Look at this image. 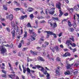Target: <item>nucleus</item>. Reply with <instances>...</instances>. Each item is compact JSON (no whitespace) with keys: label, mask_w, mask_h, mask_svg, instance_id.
I'll list each match as a JSON object with an SVG mask.
<instances>
[{"label":"nucleus","mask_w":79,"mask_h":79,"mask_svg":"<svg viewBox=\"0 0 79 79\" xmlns=\"http://www.w3.org/2000/svg\"><path fill=\"white\" fill-rule=\"evenodd\" d=\"M11 26L13 27L12 28V31L11 33L12 34V37L14 38L15 37V33H16V31H15V30H16V33L18 32H19V30H18V26L15 24V23L14 22H11Z\"/></svg>","instance_id":"f257e3e1"},{"label":"nucleus","mask_w":79,"mask_h":79,"mask_svg":"<svg viewBox=\"0 0 79 79\" xmlns=\"http://www.w3.org/2000/svg\"><path fill=\"white\" fill-rule=\"evenodd\" d=\"M0 49L2 54H4L5 53H6V52H7L6 49V48H5L3 47V46L0 47Z\"/></svg>","instance_id":"f03ea898"},{"label":"nucleus","mask_w":79,"mask_h":79,"mask_svg":"<svg viewBox=\"0 0 79 79\" xmlns=\"http://www.w3.org/2000/svg\"><path fill=\"white\" fill-rule=\"evenodd\" d=\"M44 32H46L48 34H49V35H53L54 37L55 38H56L57 36L55 34L53 33V32L50 31H44Z\"/></svg>","instance_id":"7ed1b4c3"},{"label":"nucleus","mask_w":79,"mask_h":79,"mask_svg":"<svg viewBox=\"0 0 79 79\" xmlns=\"http://www.w3.org/2000/svg\"><path fill=\"white\" fill-rule=\"evenodd\" d=\"M56 7L57 8H58L59 10L61 9V3H60V2H59L56 4Z\"/></svg>","instance_id":"20e7f679"},{"label":"nucleus","mask_w":79,"mask_h":79,"mask_svg":"<svg viewBox=\"0 0 79 79\" xmlns=\"http://www.w3.org/2000/svg\"><path fill=\"white\" fill-rule=\"evenodd\" d=\"M37 59L38 61H45V59L40 56H38L37 58Z\"/></svg>","instance_id":"39448f33"},{"label":"nucleus","mask_w":79,"mask_h":79,"mask_svg":"<svg viewBox=\"0 0 79 79\" xmlns=\"http://www.w3.org/2000/svg\"><path fill=\"white\" fill-rule=\"evenodd\" d=\"M56 73L57 75L60 74V67H58L57 68V69L56 70Z\"/></svg>","instance_id":"423d86ee"},{"label":"nucleus","mask_w":79,"mask_h":79,"mask_svg":"<svg viewBox=\"0 0 79 79\" xmlns=\"http://www.w3.org/2000/svg\"><path fill=\"white\" fill-rule=\"evenodd\" d=\"M15 10L16 11H18H18H19V10H20L21 12H23V11L24 10H23V9L21 8H17L15 9Z\"/></svg>","instance_id":"0eeeda50"},{"label":"nucleus","mask_w":79,"mask_h":79,"mask_svg":"<svg viewBox=\"0 0 79 79\" xmlns=\"http://www.w3.org/2000/svg\"><path fill=\"white\" fill-rule=\"evenodd\" d=\"M71 54L69 52H66L65 54H64L63 56L64 57H66V56H70Z\"/></svg>","instance_id":"6e6552de"},{"label":"nucleus","mask_w":79,"mask_h":79,"mask_svg":"<svg viewBox=\"0 0 79 79\" xmlns=\"http://www.w3.org/2000/svg\"><path fill=\"white\" fill-rule=\"evenodd\" d=\"M73 64H70L69 65H68L67 66L66 68L67 69H71V66L73 65Z\"/></svg>","instance_id":"1a4fd4ad"},{"label":"nucleus","mask_w":79,"mask_h":79,"mask_svg":"<svg viewBox=\"0 0 79 79\" xmlns=\"http://www.w3.org/2000/svg\"><path fill=\"white\" fill-rule=\"evenodd\" d=\"M28 8L27 11L28 12H32L33 11V8H32L31 7H28Z\"/></svg>","instance_id":"9d476101"},{"label":"nucleus","mask_w":79,"mask_h":79,"mask_svg":"<svg viewBox=\"0 0 79 79\" xmlns=\"http://www.w3.org/2000/svg\"><path fill=\"white\" fill-rule=\"evenodd\" d=\"M27 15H25L24 16V15H22L21 16V17L20 18H19V19L20 20H23V19H24V18H27Z\"/></svg>","instance_id":"9b49d317"},{"label":"nucleus","mask_w":79,"mask_h":79,"mask_svg":"<svg viewBox=\"0 0 79 79\" xmlns=\"http://www.w3.org/2000/svg\"><path fill=\"white\" fill-rule=\"evenodd\" d=\"M26 70H27V74L29 75V74H31V70L28 67L27 69Z\"/></svg>","instance_id":"f8f14e48"},{"label":"nucleus","mask_w":79,"mask_h":79,"mask_svg":"<svg viewBox=\"0 0 79 79\" xmlns=\"http://www.w3.org/2000/svg\"><path fill=\"white\" fill-rule=\"evenodd\" d=\"M71 74V71H67L64 73L65 75H69Z\"/></svg>","instance_id":"ddd939ff"},{"label":"nucleus","mask_w":79,"mask_h":79,"mask_svg":"<svg viewBox=\"0 0 79 79\" xmlns=\"http://www.w3.org/2000/svg\"><path fill=\"white\" fill-rule=\"evenodd\" d=\"M30 52L32 54V55H34L35 56L37 55V53L35 52H34V51L31 50Z\"/></svg>","instance_id":"4468645a"},{"label":"nucleus","mask_w":79,"mask_h":79,"mask_svg":"<svg viewBox=\"0 0 79 79\" xmlns=\"http://www.w3.org/2000/svg\"><path fill=\"white\" fill-rule=\"evenodd\" d=\"M54 13H55V10L50 11L49 12V14L51 15H53Z\"/></svg>","instance_id":"2eb2a0df"},{"label":"nucleus","mask_w":79,"mask_h":79,"mask_svg":"<svg viewBox=\"0 0 79 79\" xmlns=\"http://www.w3.org/2000/svg\"><path fill=\"white\" fill-rule=\"evenodd\" d=\"M71 40H68L66 41V44H70V45H73L71 43Z\"/></svg>","instance_id":"dca6fc26"},{"label":"nucleus","mask_w":79,"mask_h":79,"mask_svg":"<svg viewBox=\"0 0 79 79\" xmlns=\"http://www.w3.org/2000/svg\"><path fill=\"white\" fill-rule=\"evenodd\" d=\"M14 77H16V74H14V75H9V77L11 78V79H13Z\"/></svg>","instance_id":"f3484780"},{"label":"nucleus","mask_w":79,"mask_h":79,"mask_svg":"<svg viewBox=\"0 0 79 79\" xmlns=\"http://www.w3.org/2000/svg\"><path fill=\"white\" fill-rule=\"evenodd\" d=\"M9 18L10 20H12L13 19V15L11 14L10 15H9Z\"/></svg>","instance_id":"a211bd4d"},{"label":"nucleus","mask_w":79,"mask_h":79,"mask_svg":"<svg viewBox=\"0 0 79 79\" xmlns=\"http://www.w3.org/2000/svg\"><path fill=\"white\" fill-rule=\"evenodd\" d=\"M50 48L51 50H52V52H53V53L55 52V48L52 47V46H51L50 47Z\"/></svg>","instance_id":"6ab92c4d"},{"label":"nucleus","mask_w":79,"mask_h":79,"mask_svg":"<svg viewBox=\"0 0 79 79\" xmlns=\"http://www.w3.org/2000/svg\"><path fill=\"white\" fill-rule=\"evenodd\" d=\"M60 14L59 15V17H61V16H62L63 15V12H62V11H61V10H59Z\"/></svg>","instance_id":"aec40b11"},{"label":"nucleus","mask_w":79,"mask_h":79,"mask_svg":"<svg viewBox=\"0 0 79 79\" xmlns=\"http://www.w3.org/2000/svg\"><path fill=\"white\" fill-rule=\"evenodd\" d=\"M73 27L75 29L76 28V27H77V25L76 24V23L75 22H73Z\"/></svg>","instance_id":"412c9836"},{"label":"nucleus","mask_w":79,"mask_h":79,"mask_svg":"<svg viewBox=\"0 0 79 79\" xmlns=\"http://www.w3.org/2000/svg\"><path fill=\"white\" fill-rule=\"evenodd\" d=\"M57 27V24L56 22H55L53 23V28H55Z\"/></svg>","instance_id":"4be33fe9"},{"label":"nucleus","mask_w":79,"mask_h":79,"mask_svg":"<svg viewBox=\"0 0 79 79\" xmlns=\"http://www.w3.org/2000/svg\"><path fill=\"white\" fill-rule=\"evenodd\" d=\"M68 24L69 27H71L73 26V24H71V23L70 22L69 20L68 21Z\"/></svg>","instance_id":"5701e85b"},{"label":"nucleus","mask_w":79,"mask_h":79,"mask_svg":"<svg viewBox=\"0 0 79 79\" xmlns=\"http://www.w3.org/2000/svg\"><path fill=\"white\" fill-rule=\"evenodd\" d=\"M22 67L23 69V73H26V68H24V65H22Z\"/></svg>","instance_id":"b1692460"},{"label":"nucleus","mask_w":79,"mask_h":79,"mask_svg":"<svg viewBox=\"0 0 79 79\" xmlns=\"http://www.w3.org/2000/svg\"><path fill=\"white\" fill-rule=\"evenodd\" d=\"M55 48L56 52H59L60 51V49H59V48H58V46H56Z\"/></svg>","instance_id":"393cba45"},{"label":"nucleus","mask_w":79,"mask_h":79,"mask_svg":"<svg viewBox=\"0 0 79 79\" xmlns=\"http://www.w3.org/2000/svg\"><path fill=\"white\" fill-rule=\"evenodd\" d=\"M52 19L53 20H56V21H59V19H58V18L56 17V18H55V17H52Z\"/></svg>","instance_id":"a878e982"},{"label":"nucleus","mask_w":79,"mask_h":79,"mask_svg":"<svg viewBox=\"0 0 79 79\" xmlns=\"http://www.w3.org/2000/svg\"><path fill=\"white\" fill-rule=\"evenodd\" d=\"M24 37H27V31H24Z\"/></svg>","instance_id":"bb28decb"},{"label":"nucleus","mask_w":79,"mask_h":79,"mask_svg":"<svg viewBox=\"0 0 79 79\" xmlns=\"http://www.w3.org/2000/svg\"><path fill=\"white\" fill-rule=\"evenodd\" d=\"M72 37L69 38V39L72 40V42H74V38L73 37V36H72Z\"/></svg>","instance_id":"cd10ccee"},{"label":"nucleus","mask_w":79,"mask_h":79,"mask_svg":"<svg viewBox=\"0 0 79 79\" xmlns=\"http://www.w3.org/2000/svg\"><path fill=\"white\" fill-rule=\"evenodd\" d=\"M30 16V18H31V19H33V18H34V15H33V14H31Z\"/></svg>","instance_id":"c85d7f7f"},{"label":"nucleus","mask_w":79,"mask_h":79,"mask_svg":"<svg viewBox=\"0 0 79 79\" xmlns=\"http://www.w3.org/2000/svg\"><path fill=\"white\" fill-rule=\"evenodd\" d=\"M27 26L28 27H32L31 25V24L29 23H28V24H27Z\"/></svg>","instance_id":"c756f323"},{"label":"nucleus","mask_w":79,"mask_h":79,"mask_svg":"<svg viewBox=\"0 0 79 79\" xmlns=\"http://www.w3.org/2000/svg\"><path fill=\"white\" fill-rule=\"evenodd\" d=\"M69 30L70 32H73L74 31V29L73 28H70L69 29Z\"/></svg>","instance_id":"7c9ffc66"},{"label":"nucleus","mask_w":79,"mask_h":79,"mask_svg":"<svg viewBox=\"0 0 79 79\" xmlns=\"http://www.w3.org/2000/svg\"><path fill=\"white\" fill-rule=\"evenodd\" d=\"M77 73H78V71H77V70H75V71L74 72V74H75V75H76V74H77Z\"/></svg>","instance_id":"2f4dec72"},{"label":"nucleus","mask_w":79,"mask_h":79,"mask_svg":"<svg viewBox=\"0 0 79 79\" xmlns=\"http://www.w3.org/2000/svg\"><path fill=\"white\" fill-rule=\"evenodd\" d=\"M5 6H6L5 5H4L3 6L4 10H6V11H7V10H8V8H7V7Z\"/></svg>","instance_id":"473e14b6"},{"label":"nucleus","mask_w":79,"mask_h":79,"mask_svg":"<svg viewBox=\"0 0 79 79\" xmlns=\"http://www.w3.org/2000/svg\"><path fill=\"white\" fill-rule=\"evenodd\" d=\"M29 31L30 34H32L34 32H33V30H31L30 29H29Z\"/></svg>","instance_id":"72a5a7b5"},{"label":"nucleus","mask_w":79,"mask_h":79,"mask_svg":"<svg viewBox=\"0 0 79 79\" xmlns=\"http://www.w3.org/2000/svg\"><path fill=\"white\" fill-rule=\"evenodd\" d=\"M47 79H50V74L48 73V74L47 75Z\"/></svg>","instance_id":"f704fd0d"},{"label":"nucleus","mask_w":79,"mask_h":79,"mask_svg":"<svg viewBox=\"0 0 79 79\" xmlns=\"http://www.w3.org/2000/svg\"><path fill=\"white\" fill-rule=\"evenodd\" d=\"M74 9H77L76 10V11H78V10H79V9H78V8H77V6H75L74 7Z\"/></svg>","instance_id":"c9c22d12"},{"label":"nucleus","mask_w":79,"mask_h":79,"mask_svg":"<svg viewBox=\"0 0 79 79\" xmlns=\"http://www.w3.org/2000/svg\"><path fill=\"white\" fill-rule=\"evenodd\" d=\"M40 74V77H44V74H41L40 73H39Z\"/></svg>","instance_id":"e433bc0d"},{"label":"nucleus","mask_w":79,"mask_h":79,"mask_svg":"<svg viewBox=\"0 0 79 79\" xmlns=\"http://www.w3.org/2000/svg\"><path fill=\"white\" fill-rule=\"evenodd\" d=\"M41 29H42V28H40V29H38V33H39V34H40V33H41V31H40V30H41Z\"/></svg>","instance_id":"4c0bfd02"},{"label":"nucleus","mask_w":79,"mask_h":79,"mask_svg":"<svg viewBox=\"0 0 79 79\" xmlns=\"http://www.w3.org/2000/svg\"><path fill=\"white\" fill-rule=\"evenodd\" d=\"M69 11L70 13H72V12H73V8H71L70 9Z\"/></svg>","instance_id":"58836bf2"},{"label":"nucleus","mask_w":79,"mask_h":79,"mask_svg":"<svg viewBox=\"0 0 79 79\" xmlns=\"http://www.w3.org/2000/svg\"><path fill=\"white\" fill-rule=\"evenodd\" d=\"M40 23H45L46 22L45 20H44L40 22Z\"/></svg>","instance_id":"ea45409f"},{"label":"nucleus","mask_w":79,"mask_h":79,"mask_svg":"<svg viewBox=\"0 0 79 79\" xmlns=\"http://www.w3.org/2000/svg\"><path fill=\"white\" fill-rule=\"evenodd\" d=\"M40 71L44 73V68L41 67V69L40 70Z\"/></svg>","instance_id":"a19ab883"},{"label":"nucleus","mask_w":79,"mask_h":79,"mask_svg":"<svg viewBox=\"0 0 79 79\" xmlns=\"http://www.w3.org/2000/svg\"><path fill=\"white\" fill-rule=\"evenodd\" d=\"M27 48H24L22 50V51H25V50H27Z\"/></svg>","instance_id":"79ce46f5"},{"label":"nucleus","mask_w":79,"mask_h":79,"mask_svg":"<svg viewBox=\"0 0 79 79\" xmlns=\"http://www.w3.org/2000/svg\"><path fill=\"white\" fill-rule=\"evenodd\" d=\"M6 29L7 31H8V32H10V28L7 27L6 28Z\"/></svg>","instance_id":"37998d69"},{"label":"nucleus","mask_w":79,"mask_h":79,"mask_svg":"<svg viewBox=\"0 0 79 79\" xmlns=\"http://www.w3.org/2000/svg\"><path fill=\"white\" fill-rule=\"evenodd\" d=\"M22 45H21V43H19V45L18 47L19 48H21V47Z\"/></svg>","instance_id":"c03bdc74"},{"label":"nucleus","mask_w":79,"mask_h":79,"mask_svg":"<svg viewBox=\"0 0 79 79\" xmlns=\"http://www.w3.org/2000/svg\"><path fill=\"white\" fill-rule=\"evenodd\" d=\"M38 22H39V21L38 20H35V23H36V25L37 24H38Z\"/></svg>","instance_id":"a18cd8bd"},{"label":"nucleus","mask_w":79,"mask_h":79,"mask_svg":"<svg viewBox=\"0 0 79 79\" xmlns=\"http://www.w3.org/2000/svg\"><path fill=\"white\" fill-rule=\"evenodd\" d=\"M32 34H33V36H34V37H36V35L35 33L33 32Z\"/></svg>","instance_id":"49530a36"},{"label":"nucleus","mask_w":79,"mask_h":79,"mask_svg":"<svg viewBox=\"0 0 79 79\" xmlns=\"http://www.w3.org/2000/svg\"><path fill=\"white\" fill-rule=\"evenodd\" d=\"M2 71L3 73H5V74H6V71L4 70H2Z\"/></svg>","instance_id":"de8ad7c7"},{"label":"nucleus","mask_w":79,"mask_h":79,"mask_svg":"<svg viewBox=\"0 0 79 79\" xmlns=\"http://www.w3.org/2000/svg\"><path fill=\"white\" fill-rule=\"evenodd\" d=\"M44 44L45 45H48V44H49V43L48 42H45L44 43Z\"/></svg>","instance_id":"09e8293b"},{"label":"nucleus","mask_w":79,"mask_h":79,"mask_svg":"<svg viewBox=\"0 0 79 79\" xmlns=\"http://www.w3.org/2000/svg\"><path fill=\"white\" fill-rule=\"evenodd\" d=\"M14 3H15V4H16V5H19V3H18V2H17L16 1H14Z\"/></svg>","instance_id":"8fccbe9b"},{"label":"nucleus","mask_w":79,"mask_h":79,"mask_svg":"<svg viewBox=\"0 0 79 79\" xmlns=\"http://www.w3.org/2000/svg\"><path fill=\"white\" fill-rule=\"evenodd\" d=\"M40 13H41V14L42 15H43V14H44V15H45V13H44V10H42V11H41Z\"/></svg>","instance_id":"3c124183"},{"label":"nucleus","mask_w":79,"mask_h":79,"mask_svg":"<svg viewBox=\"0 0 79 79\" xmlns=\"http://www.w3.org/2000/svg\"><path fill=\"white\" fill-rule=\"evenodd\" d=\"M13 46V45L12 44H11L9 46V47H10V48H12Z\"/></svg>","instance_id":"603ef678"},{"label":"nucleus","mask_w":79,"mask_h":79,"mask_svg":"<svg viewBox=\"0 0 79 79\" xmlns=\"http://www.w3.org/2000/svg\"><path fill=\"white\" fill-rule=\"evenodd\" d=\"M19 69L20 71H22V69H21V65H19Z\"/></svg>","instance_id":"864d4df0"},{"label":"nucleus","mask_w":79,"mask_h":79,"mask_svg":"<svg viewBox=\"0 0 79 79\" xmlns=\"http://www.w3.org/2000/svg\"><path fill=\"white\" fill-rule=\"evenodd\" d=\"M64 15V16H68V13H65Z\"/></svg>","instance_id":"5fc2aeb1"},{"label":"nucleus","mask_w":79,"mask_h":79,"mask_svg":"<svg viewBox=\"0 0 79 79\" xmlns=\"http://www.w3.org/2000/svg\"><path fill=\"white\" fill-rule=\"evenodd\" d=\"M47 70H45V72L44 73V74H45V75H46V74H47Z\"/></svg>","instance_id":"6e6d98bb"},{"label":"nucleus","mask_w":79,"mask_h":79,"mask_svg":"<svg viewBox=\"0 0 79 79\" xmlns=\"http://www.w3.org/2000/svg\"><path fill=\"white\" fill-rule=\"evenodd\" d=\"M45 68L46 69H47V71H50V69H48L47 67H45Z\"/></svg>","instance_id":"4d7b16f0"},{"label":"nucleus","mask_w":79,"mask_h":79,"mask_svg":"<svg viewBox=\"0 0 79 79\" xmlns=\"http://www.w3.org/2000/svg\"><path fill=\"white\" fill-rule=\"evenodd\" d=\"M58 40L60 43H61V38H59Z\"/></svg>","instance_id":"13d9d810"},{"label":"nucleus","mask_w":79,"mask_h":79,"mask_svg":"<svg viewBox=\"0 0 79 79\" xmlns=\"http://www.w3.org/2000/svg\"><path fill=\"white\" fill-rule=\"evenodd\" d=\"M56 60L58 61H60V58L57 57L56 59Z\"/></svg>","instance_id":"bf43d9fd"},{"label":"nucleus","mask_w":79,"mask_h":79,"mask_svg":"<svg viewBox=\"0 0 79 79\" xmlns=\"http://www.w3.org/2000/svg\"><path fill=\"white\" fill-rule=\"evenodd\" d=\"M49 36H50V34H47V38H49Z\"/></svg>","instance_id":"052dcab7"},{"label":"nucleus","mask_w":79,"mask_h":79,"mask_svg":"<svg viewBox=\"0 0 79 79\" xmlns=\"http://www.w3.org/2000/svg\"><path fill=\"white\" fill-rule=\"evenodd\" d=\"M76 48H74V49H73V52H76Z\"/></svg>","instance_id":"680f3d73"},{"label":"nucleus","mask_w":79,"mask_h":79,"mask_svg":"<svg viewBox=\"0 0 79 79\" xmlns=\"http://www.w3.org/2000/svg\"><path fill=\"white\" fill-rule=\"evenodd\" d=\"M78 65H79V64H75L74 65V66H76V67H77V66Z\"/></svg>","instance_id":"e2e57ef3"},{"label":"nucleus","mask_w":79,"mask_h":79,"mask_svg":"<svg viewBox=\"0 0 79 79\" xmlns=\"http://www.w3.org/2000/svg\"><path fill=\"white\" fill-rule=\"evenodd\" d=\"M60 48H63V47H64L63 46V45L61 44L60 46Z\"/></svg>","instance_id":"0e129e2a"},{"label":"nucleus","mask_w":79,"mask_h":79,"mask_svg":"<svg viewBox=\"0 0 79 79\" xmlns=\"http://www.w3.org/2000/svg\"><path fill=\"white\" fill-rule=\"evenodd\" d=\"M47 57H48V58H49V59H50V56L49 54L47 55Z\"/></svg>","instance_id":"69168bd1"},{"label":"nucleus","mask_w":79,"mask_h":79,"mask_svg":"<svg viewBox=\"0 0 79 79\" xmlns=\"http://www.w3.org/2000/svg\"><path fill=\"white\" fill-rule=\"evenodd\" d=\"M2 26H6L5 24L4 23H2Z\"/></svg>","instance_id":"338daca9"},{"label":"nucleus","mask_w":79,"mask_h":79,"mask_svg":"<svg viewBox=\"0 0 79 79\" xmlns=\"http://www.w3.org/2000/svg\"><path fill=\"white\" fill-rule=\"evenodd\" d=\"M22 77L23 79H25V77L23 75H22Z\"/></svg>","instance_id":"774afa93"}]
</instances>
